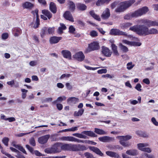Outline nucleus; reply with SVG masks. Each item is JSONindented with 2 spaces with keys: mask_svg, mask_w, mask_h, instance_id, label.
<instances>
[{
  "mask_svg": "<svg viewBox=\"0 0 158 158\" xmlns=\"http://www.w3.org/2000/svg\"><path fill=\"white\" fill-rule=\"evenodd\" d=\"M137 22L138 24H140L138 25L137 31L138 34L141 35H147L148 28L146 26L150 27L158 25V23L155 22L144 19L138 20Z\"/></svg>",
  "mask_w": 158,
  "mask_h": 158,
  "instance_id": "1",
  "label": "nucleus"
},
{
  "mask_svg": "<svg viewBox=\"0 0 158 158\" xmlns=\"http://www.w3.org/2000/svg\"><path fill=\"white\" fill-rule=\"evenodd\" d=\"M60 148L61 151H69L74 152L83 151L86 149V147L83 145L72 143L63 144L61 143Z\"/></svg>",
  "mask_w": 158,
  "mask_h": 158,
  "instance_id": "2",
  "label": "nucleus"
},
{
  "mask_svg": "<svg viewBox=\"0 0 158 158\" xmlns=\"http://www.w3.org/2000/svg\"><path fill=\"white\" fill-rule=\"evenodd\" d=\"M135 2L134 0H130L120 2L115 10L118 13L123 12Z\"/></svg>",
  "mask_w": 158,
  "mask_h": 158,
  "instance_id": "3",
  "label": "nucleus"
},
{
  "mask_svg": "<svg viewBox=\"0 0 158 158\" xmlns=\"http://www.w3.org/2000/svg\"><path fill=\"white\" fill-rule=\"evenodd\" d=\"M91 137H96L97 135L91 131H84L81 133H76L73 134V135L80 138L85 139L87 137L85 135Z\"/></svg>",
  "mask_w": 158,
  "mask_h": 158,
  "instance_id": "4",
  "label": "nucleus"
},
{
  "mask_svg": "<svg viewBox=\"0 0 158 158\" xmlns=\"http://www.w3.org/2000/svg\"><path fill=\"white\" fill-rule=\"evenodd\" d=\"M119 140V142L121 145L124 147H128L130 145V143L127 142L125 141H127L132 138V136L130 135H127L125 136H118L116 137Z\"/></svg>",
  "mask_w": 158,
  "mask_h": 158,
  "instance_id": "5",
  "label": "nucleus"
},
{
  "mask_svg": "<svg viewBox=\"0 0 158 158\" xmlns=\"http://www.w3.org/2000/svg\"><path fill=\"white\" fill-rule=\"evenodd\" d=\"M99 48V43L97 42H94L89 44L85 52L87 53L93 51L98 50Z\"/></svg>",
  "mask_w": 158,
  "mask_h": 158,
  "instance_id": "6",
  "label": "nucleus"
},
{
  "mask_svg": "<svg viewBox=\"0 0 158 158\" xmlns=\"http://www.w3.org/2000/svg\"><path fill=\"white\" fill-rule=\"evenodd\" d=\"M149 146L147 143H139L137 144L138 148L139 150L148 153H150L152 150L149 148H146Z\"/></svg>",
  "mask_w": 158,
  "mask_h": 158,
  "instance_id": "7",
  "label": "nucleus"
},
{
  "mask_svg": "<svg viewBox=\"0 0 158 158\" xmlns=\"http://www.w3.org/2000/svg\"><path fill=\"white\" fill-rule=\"evenodd\" d=\"M73 57L78 61L81 62L84 60L85 56L82 52L80 51L73 55Z\"/></svg>",
  "mask_w": 158,
  "mask_h": 158,
  "instance_id": "8",
  "label": "nucleus"
},
{
  "mask_svg": "<svg viewBox=\"0 0 158 158\" xmlns=\"http://www.w3.org/2000/svg\"><path fill=\"white\" fill-rule=\"evenodd\" d=\"M148 7L145 6L135 11V12L137 17H138L145 14L148 12Z\"/></svg>",
  "mask_w": 158,
  "mask_h": 158,
  "instance_id": "9",
  "label": "nucleus"
},
{
  "mask_svg": "<svg viewBox=\"0 0 158 158\" xmlns=\"http://www.w3.org/2000/svg\"><path fill=\"white\" fill-rule=\"evenodd\" d=\"M122 41L123 44L131 46H139L141 44L139 42L130 41L126 40H123Z\"/></svg>",
  "mask_w": 158,
  "mask_h": 158,
  "instance_id": "10",
  "label": "nucleus"
},
{
  "mask_svg": "<svg viewBox=\"0 0 158 158\" xmlns=\"http://www.w3.org/2000/svg\"><path fill=\"white\" fill-rule=\"evenodd\" d=\"M50 137L49 135H46L42 136L38 139V141L39 143L44 144L46 143Z\"/></svg>",
  "mask_w": 158,
  "mask_h": 158,
  "instance_id": "11",
  "label": "nucleus"
},
{
  "mask_svg": "<svg viewBox=\"0 0 158 158\" xmlns=\"http://www.w3.org/2000/svg\"><path fill=\"white\" fill-rule=\"evenodd\" d=\"M102 52L103 54L107 57L110 56L112 53V52L108 48L105 47H102Z\"/></svg>",
  "mask_w": 158,
  "mask_h": 158,
  "instance_id": "12",
  "label": "nucleus"
},
{
  "mask_svg": "<svg viewBox=\"0 0 158 158\" xmlns=\"http://www.w3.org/2000/svg\"><path fill=\"white\" fill-rule=\"evenodd\" d=\"M98 139L100 141L104 143L108 142L114 140V138L108 136L99 137Z\"/></svg>",
  "mask_w": 158,
  "mask_h": 158,
  "instance_id": "13",
  "label": "nucleus"
},
{
  "mask_svg": "<svg viewBox=\"0 0 158 158\" xmlns=\"http://www.w3.org/2000/svg\"><path fill=\"white\" fill-rule=\"evenodd\" d=\"M111 34L115 35H123V34H124V32L120 30L117 29H112L110 31Z\"/></svg>",
  "mask_w": 158,
  "mask_h": 158,
  "instance_id": "14",
  "label": "nucleus"
},
{
  "mask_svg": "<svg viewBox=\"0 0 158 158\" xmlns=\"http://www.w3.org/2000/svg\"><path fill=\"white\" fill-rule=\"evenodd\" d=\"M110 16V10L109 9L106 8L103 11L101 15V17L103 19H108Z\"/></svg>",
  "mask_w": 158,
  "mask_h": 158,
  "instance_id": "15",
  "label": "nucleus"
},
{
  "mask_svg": "<svg viewBox=\"0 0 158 158\" xmlns=\"http://www.w3.org/2000/svg\"><path fill=\"white\" fill-rule=\"evenodd\" d=\"M106 154L111 157H114V158H121L119 154L116 152L110 151H107L106 152Z\"/></svg>",
  "mask_w": 158,
  "mask_h": 158,
  "instance_id": "16",
  "label": "nucleus"
},
{
  "mask_svg": "<svg viewBox=\"0 0 158 158\" xmlns=\"http://www.w3.org/2000/svg\"><path fill=\"white\" fill-rule=\"evenodd\" d=\"M63 16L66 19L72 22H73L74 21L73 19L71 14L69 11H66L64 13Z\"/></svg>",
  "mask_w": 158,
  "mask_h": 158,
  "instance_id": "17",
  "label": "nucleus"
},
{
  "mask_svg": "<svg viewBox=\"0 0 158 158\" xmlns=\"http://www.w3.org/2000/svg\"><path fill=\"white\" fill-rule=\"evenodd\" d=\"M61 53L64 57L70 60L71 59V52L67 50L62 51Z\"/></svg>",
  "mask_w": 158,
  "mask_h": 158,
  "instance_id": "18",
  "label": "nucleus"
},
{
  "mask_svg": "<svg viewBox=\"0 0 158 158\" xmlns=\"http://www.w3.org/2000/svg\"><path fill=\"white\" fill-rule=\"evenodd\" d=\"M90 150L95 153L97 154L100 156H102L103 153L101 152V151L98 148L94 147H91L89 148Z\"/></svg>",
  "mask_w": 158,
  "mask_h": 158,
  "instance_id": "19",
  "label": "nucleus"
},
{
  "mask_svg": "<svg viewBox=\"0 0 158 158\" xmlns=\"http://www.w3.org/2000/svg\"><path fill=\"white\" fill-rule=\"evenodd\" d=\"M61 39V37L53 36L50 38L49 41L51 44H56Z\"/></svg>",
  "mask_w": 158,
  "mask_h": 158,
  "instance_id": "20",
  "label": "nucleus"
},
{
  "mask_svg": "<svg viewBox=\"0 0 158 158\" xmlns=\"http://www.w3.org/2000/svg\"><path fill=\"white\" fill-rule=\"evenodd\" d=\"M74 137L71 136H63L60 137L59 139L62 141L73 142Z\"/></svg>",
  "mask_w": 158,
  "mask_h": 158,
  "instance_id": "21",
  "label": "nucleus"
},
{
  "mask_svg": "<svg viewBox=\"0 0 158 158\" xmlns=\"http://www.w3.org/2000/svg\"><path fill=\"white\" fill-rule=\"evenodd\" d=\"M137 17L135 11L126 15L124 17L125 19L130 20L132 18Z\"/></svg>",
  "mask_w": 158,
  "mask_h": 158,
  "instance_id": "22",
  "label": "nucleus"
},
{
  "mask_svg": "<svg viewBox=\"0 0 158 158\" xmlns=\"http://www.w3.org/2000/svg\"><path fill=\"white\" fill-rule=\"evenodd\" d=\"M61 145V143H58L55 144L53 146V147L54 148V151L56 153L60 152H61V149L60 148V146Z\"/></svg>",
  "mask_w": 158,
  "mask_h": 158,
  "instance_id": "23",
  "label": "nucleus"
},
{
  "mask_svg": "<svg viewBox=\"0 0 158 158\" xmlns=\"http://www.w3.org/2000/svg\"><path fill=\"white\" fill-rule=\"evenodd\" d=\"M15 142H13L12 143V144L14 147L18 149L23 153L25 154H27V153L26 151L23 147H22V146L19 145L15 144Z\"/></svg>",
  "mask_w": 158,
  "mask_h": 158,
  "instance_id": "24",
  "label": "nucleus"
},
{
  "mask_svg": "<svg viewBox=\"0 0 158 158\" xmlns=\"http://www.w3.org/2000/svg\"><path fill=\"white\" fill-rule=\"evenodd\" d=\"M15 142H13L12 143V144L14 147L18 149L23 153L25 154H27V153L26 151L23 147H22V146L19 145L15 144Z\"/></svg>",
  "mask_w": 158,
  "mask_h": 158,
  "instance_id": "25",
  "label": "nucleus"
},
{
  "mask_svg": "<svg viewBox=\"0 0 158 158\" xmlns=\"http://www.w3.org/2000/svg\"><path fill=\"white\" fill-rule=\"evenodd\" d=\"M112 49L114 55L117 56H119V54L117 50V47L114 44H111Z\"/></svg>",
  "mask_w": 158,
  "mask_h": 158,
  "instance_id": "26",
  "label": "nucleus"
},
{
  "mask_svg": "<svg viewBox=\"0 0 158 158\" xmlns=\"http://www.w3.org/2000/svg\"><path fill=\"white\" fill-rule=\"evenodd\" d=\"M33 6V4L29 2H26L23 4V6L24 8L31 9Z\"/></svg>",
  "mask_w": 158,
  "mask_h": 158,
  "instance_id": "27",
  "label": "nucleus"
},
{
  "mask_svg": "<svg viewBox=\"0 0 158 158\" xmlns=\"http://www.w3.org/2000/svg\"><path fill=\"white\" fill-rule=\"evenodd\" d=\"M50 9L53 13H55L56 11V7L55 3L53 2H51L50 4Z\"/></svg>",
  "mask_w": 158,
  "mask_h": 158,
  "instance_id": "28",
  "label": "nucleus"
},
{
  "mask_svg": "<svg viewBox=\"0 0 158 158\" xmlns=\"http://www.w3.org/2000/svg\"><path fill=\"white\" fill-rule=\"evenodd\" d=\"M94 132L100 135H104L107 134V132L102 129L97 128H95L94 129Z\"/></svg>",
  "mask_w": 158,
  "mask_h": 158,
  "instance_id": "29",
  "label": "nucleus"
},
{
  "mask_svg": "<svg viewBox=\"0 0 158 158\" xmlns=\"http://www.w3.org/2000/svg\"><path fill=\"white\" fill-rule=\"evenodd\" d=\"M78 101L79 99L74 97L69 98L67 100V102L69 103H75Z\"/></svg>",
  "mask_w": 158,
  "mask_h": 158,
  "instance_id": "30",
  "label": "nucleus"
},
{
  "mask_svg": "<svg viewBox=\"0 0 158 158\" xmlns=\"http://www.w3.org/2000/svg\"><path fill=\"white\" fill-rule=\"evenodd\" d=\"M89 14L90 15L95 19L97 20L100 21L101 20V18L100 16L96 14L94 10H91L89 12Z\"/></svg>",
  "mask_w": 158,
  "mask_h": 158,
  "instance_id": "31",
  "label": "nucleus"
},
{
  "mask_svg": "<svg viewBox=\"0 0 158 158\" xmlns=\"http://www.w3.org/2000/svg\"><path fill=\"white\" fill-rule=\"evenodd\" d=\"M132 25V23H122L120 25V27L123 29H126L128 28L130 26Z\"/></svg>",
  "mask_w": 158,
  "mask_h": 158,
  "instance_id": "32",
  "label": "nucleus"
},
{
  "mask_svg": "<svg viewBox=\"0 0 158 158\" xmlns=\"http://www.w3.org/2000/svg\"><path fill=\"white\" fill-rule=\"evenodd\" d=\"M110 0H98L96 2V5L99 6L105 3H108Z\"/></svg>",
  "mask_w": 158,
  "mask_h": 158,
  "instance_id": "33",
  "label": "nucleus"
},
{
  "mask_svg": "<svg viewBox=\"0 0 158 158\" xmlns=\"http://www.w3.org/2000/svg\"><path fill=\"white\" fill-rule=\"evenodd\" d=\"M119 47L120 49L124 52L126 53L129 51L128 48L126 46L123 45L122 43H119Z\"/></svg>",
  "mask_w": 158,
  "mask_h": 158,
  "instance_id": "34",
  "label": "nucleus"
},
{
  "mask_svg": "<svg viewBox=\"0 0 158 158\" xmlns=\"http://www.w3.org/2000/svg\"><path fill=\"white\" fill-rule=\"evenodd\" d=\"M126 153L127 154L132 156H135L138 154L137 151L135 149L127 150L126 151Z\"/></svg>",
  "mask_w": 158,
  "mask_h": 158,
  "instance_id": "35",
  "label": "nucleus"
},
{
  "mask_svg": "<svg viewBox=\"0 0 158 158\" xmlns=\"http://www.w3.org/2000/svg\"><path fill=\"white\" fill-rule=\"evenodd\" d=\"M42 13L44 15L46 16L49 19L52 17V14L50 11L48 10H42Z\"/></svg>",
  "mask_w": 158,
  "mask_h": 158,
  "instance_id": "36",
  "label": "nucleus"
},
{
  "mask_svg": "<svg viewBox=\"0 0 158 158\" xmlns=\"http://www.w3.org/2000/svg\"><path fill=\"white\" fill-rule=\"evenodd\" d=\"M36 21L35 22V24L33 26V27L35 28H37L40 24V20L39 18V15H38V11L36 10Z\"/></svg>",
  "mask_w": 158,
  "mask_h": 158,
  "instance_id": "37",
  "label": "nucleus"
},
{
  "mask_svg": "<svg viewBox=\"0 0 158 158\" xmlns=\"http://www.w3.org/2000/svg\"><path fill=\"white\" fill-rule=\"evenodd\" d=\"M36 21L35 22V24L33 26V27L35 28H37L40 24V20L39 18V15H38V11L36 10Z\"/></svg>",
  "mask_w": 158,
  "mask_h": 158,
  "instance_id": "38",
  "label": "nucleus"
},
{
  "mask_svg": "<svg viewBox=\"0 0 158 158\" xmlns=\"http://www.w3.org/2000/svg\"><path fill=\"white\" fill-rule=\"evenodd\" d=\"M36 21L35 22V24L33 26V27L35 28H37L40 24V20L39 18V15H38V11L36 10Z\"/></svg>",
  "mask_w": 158,
  "mask_h": 158,
  "instance_id": "39",
  "label": "nucleus"
},
{
  "mask_svg": "<svg viewBox=\"0 0 158 158\" xmlns=\"http://www.w3.org/2000/svg\"><path fill=\"white\" fill-rule=\"evenodd\" d=\"M66 97L65 96H62L58 97L56 100L52 102L53 104H55L58 102H61L66 99Z\"/></svg>",
  "mask_w": 158,
  "mask_h": 158,
  "instance_id": "40",
  "label": "nucleus"
},
{
  "mask_svg": "<svg viewBox=\"0 0 158 158\" xmlns=\"http://www.w3.org/2000/svg\"><path fill=\"white\" fill-rule=\"evenodd\" d=\"M44 152L48 154L56 153L53 146L51 148H48L45 149L44 150Z\"/></svg>",
  "mask_w": 158,
  "mask_h": 158,
  "instance_id": "41",
  "label": "nucleus"
},
{
  "mask_svg": "<svg viewBox=\"0 0 158 158\" xmlns=\"http://www.w3.org/2000/svg\"><path fill=\"white\" fill-rule=\"evenodd\" d=\"M84 112L83 109H79L78 111H76L74 113V116H81Z\"/></svg>",
  "mask_w": 158,
  "mask_h": 158,
  "instance_id": "42",
  "label": "nucleus"
},
{
  "mask_svg": "<svg viewBox=\"0 0 158 158\" xmlns=\"http://www.w3.org/2000/svg\"><path fill=\"white\" fill-rule=\"evenodd\" d=\"M60 27H59L58 29V33L60 34L62 33L63 30H65L66 27L65 25L63 23L60 24Z\"/></svg>",
  "mask_w": 158,
  "mask_h": 158,
  "instance_id": "43",
  "label": "nucleus"
},
{
  "mask_svg": "<svg viewBox=\"0 0 158 158\" xmlns=\"http://www.w3.org/2000/svg\"><path fill=\"white\" fill-rule=\"evenodd\" d=\"M77 8L80 10H85L87 8V6L83 4L78 3L77 5Z\"/></svg>",
  "mask_w": 158,
  "mask_h": 158,
  "instance_id": "44",
  "label": "nucleus"
},
{
  "mask_svg": "<svg viewBox=\"0 0 158 158\" xmlns=\"http://www.w3.org/2000/svg\"><path fill=\"white\" fill-rule=\"evenodd\" d=\"M68 4L70 10L71 11H74L75 9V5L73 2L71 1H69Z\"/></svg>",
  "mask_w": 158,
  "mask_h": 158,
  "instance_id": "45",
  "label": "nucleus"
},
{
  "mask_svg": "<svg viewBox=\"0 0 158 158\" xmlns=\"http://www.w3.org/2000/svg\"><path fill=\"white\" fill-rule=\"evenodd\" d=\"M158 33V31L155 28L150 29H148L147 35L151 34H156Z\"/></svg>",
  "mask_w": 158,
  "mask_h": 158,
  "instance_id": "46",
  "label": "nucleus"
},
{
  "mask_svg": "<svg viewBox=\"0 0 158 158\" xmlns=\"http://www.w3.org/2000/svg\"><path fill=\"white\" fill-rule=\"evenodd\" d=\"M107 147L110 150H114L119 148L118 145H109L107 146Z\"/></svg>",
  "mask_w": 158,
  "mask_h": 158,
  "instance_id": "47",
  "label": "nucleus"
},
{
  "mask_svg": "<svg viewBox=\"0 0 158 158\" xmlns=\"http://www.w3.org/2000/svg\"><path fill=\"white\" fill-rule=\"evenodd\" d=\"M21 90L22 92L21 94L22 98L23 99H24L27 96V93L28 92V90L23 89H21Z\"/></svg>",
  "mask_w": 158,
  "mask_h": 158,
  "instance_id": "48",
  "label": "nucleus"
},
{
  "mask_svg": "<svg viewBox=\"0 0 158 158\" xmlns=\"http://www.w3.org/2000/svg\"><path fill=\"white\" fill-rule=\"evenodd\" d=\"M47 28L46 27H44L42 29L40 33L41 36L42 38H44V36L45 35Z\"/></svg>",
  "mask_w": 158,
  "mask_h": 158,
  "instance_id": "49",
  "label": "nucleus"
},
{
  "mask_svg": "<svg viewBox=\"0 0 158 158\" xmlns=\"http://www.w3.org/2000/svg\"><path fill=\"white\" fill-rule=\"evenodd\" d=\"M73 142H77L78 143H86L87 140H82L74 137Z\"/></svg>",
  "mask_w": 158,
  "mask_h": 158,
  "instance_id": "50",
  "label": "nucleus"
},
{
  "mask_svg": "<svg viewBox=\"0 0 158 158\" xmlns=\"http://www.w3.org/2000/svg\"><path fill=\"white\" fill-rule=\"evenodd\" d=\"M129 30L135 32L137 33L138 34V25H135L132 27H131Z\"/></svg>",
  "mask_w": 158,
  "mask_h": 158,
  "instance_id": "51",
  "label": "nucleus"
},
{
  "mask_svg": "<svg viewBox=\"0 0 158 158\" xmlns=\"http://www.w3.org/2000/svg\"><path fill=\"white\" fill-rule=\"evenodd\" d=\"M127 69L128 70H131L135 66V65L133 64L132 62H130L127 64Z\"/></svg>",
  "mask_w": 158,
  "mask_h": 158,
  "instance_id": "52",
  "label": "nucleus"
},
{
  "mask_svg": "<svg viewBox=\"0 0 158 158\" xmlns=\"http://www.w3.org/2000/svg\"><path fill=\"white\" fill-rule=\"evenodd\" d=\"M9 141V139L7 137H4L2 139L3 143L6 146L8 145V142Z\"/></svg>",
  "mask_w": 158,
  "mask_h": 158,
  "instance_id": "53",
  "label": "nucleus"
},
{
  "mask_svg": "<svg viewBox=\"0 0 158 158\" xmlns=\"http://www.w3.org/2000/svg\"><path fill=\"white\" fill-rule=\"evenodd\" d=\"M33 132H34V131H31V132H28V133H19V134H15V135L16 136H17V137H22V136H23V135H24L27 134H29L30 133H32Z\"/></svg>",
  "mask_w": 158,
  "mask_h": 158,
  "instance_id": "54",
  "label": "nucleus"
},
{
  "mask_svg": "<svg viewBox=\"0 0 158 158\" xmlns=\"http://www.w3.org/2000/svg\"><path fill=\"white\" fill-rule=\"evenodd\" d=\"M9 37V34L7 33H3L2 34L1 37L3 40L7 39Z\"/></svg>",
  "mask_w": 158,
  "mask_h": 158,
  "instance_id": "55",
  "label": "nucleus"
},
{
  "mask_svg": "<svg viewBox=\"0 0 158 158\" xmlns=\"http://www.w3.org/2000/svg\"><path fill=\"white\" fill-rule=\"evenodd\" d=\"M30 144L33 146H35V142L34 138L33 137L29 139Z\"/></svg>",
  "mask_w": 158,
  "mask_h": 158,
  "instance_id": "56",
  "label": "nucleus"
},
{
  "mask_svg": "<svg viewBox=\"0 0 158 158\" xmlns=\"http://www.w3.org/2000/svg\"><path fill=\"white\" fill-rule=\"evenodd\" d=\"M124 34H123V35L125 36L126 38L131 39L133 40V39H135V37H133L132 35H128L126 32H124Z\"/></svg>",
  "mask_w": 158,
  "mask_h": 158,
  "instance_id": "57",
  "label": "nucleus"
},
{
  "mask_svg": "<svg viewBox=\"0 0 158 158\" xmlns=\"http://www.w3.org/2000/svg\"><path fill=\"white\" fill-rule=\"evenodd\" d=\"M84 155L86 158H95L92 154L88 152L85 153Z\"/></svg>",
  "mask_w": 158,
  "mask_h": 158,
  "instance_id": "58",
  "label": "nucleus"
},
{
  "mask_svg": "<svg viewBox=\"0 0 158 158\" xmlns=\"http://www.w3.org/2000/svg\"><path fill=\"white\" fill-rule=\"evenodd\" d=\"M54 27H50L48 28H47V30L48 31V33L49 34H52L54 31Z\"/></svg>",
  "mask_w": 158,
  "mask_h": 158,
  "instance_id": "59",
  "label": "nucleus"
},
{
  "mask_svg": "<svg viewBox=\"0 0 158 158\" xmlns=\"http://www.w3.org/2000/svg\"><path fill=\"white\" fill-rule=\"evenodd\" d=\"M151 120L152 123L154 125L156 126H158V122L157 121L155 117H152Z\"/></svg>",
  "mask_w": 158,
  "mask_h": 158,
  "instance_id": "60",
  "label": "nucleus"
},
{
  "mask_svg": "<svg viewBox=\"0 0 158 158\" xmlns=\"http://www.w3.org/2000/svg\"><path fill=\"white\" fill-rule=\"evenodd\" d=\"M33 154H34L36 156H44V155L43 154L40 153L37 150L34 151Z\"/></svg>",
  "mask_w": 158,
  "mask_h": 158,
  "instance_id": "61",
  "label": "nucleus"
},
{
  "mask_svg": "<svg viewBox=\"0 0 158 158\" xmlns=\"http://www.w3.org/2000/svg\"><path fill=\"white\" fill-rule=\"evenodd\" d=\"M107 72V70L106 69H102L98 70L97 71V73L98 74L105 73Z\"/></svg>",
  "mask_w": 158,
  "mask_h": 158,
  "instance_id": "62",
  "label": "nucleus"
},
{
  "mask_svg": "<svg viewBox=\"0 0 158 158\" xmlns=\"http://www.w3.org/2000/svg\"><path fill=\"white\" fill-rule=\"evenodd\" d=\"M70 76L69 74H62L60 77V79H64L65 78H68Z\"/></svg>",
  "mask_w": 158,
  "mask_h": 158,
  "instance_id": "63",
  "label": "nucleus"
},
{
  "mask_svg": "<svg viewBox=\"0 0 158 158\" xmlns=\"http://www.w3.org/2000/svg\"><path fill=\"white\" fill-rule=\"evenodd\" d=\"M90 35L92 37H95L98 35L97 32L95 31H92L90 32Z\"/></svg>",
  "mask_w": 158,
  "mask_h": 158,
  "instance_id": "64",
  "label": "nucleus"
}]
</instances>
